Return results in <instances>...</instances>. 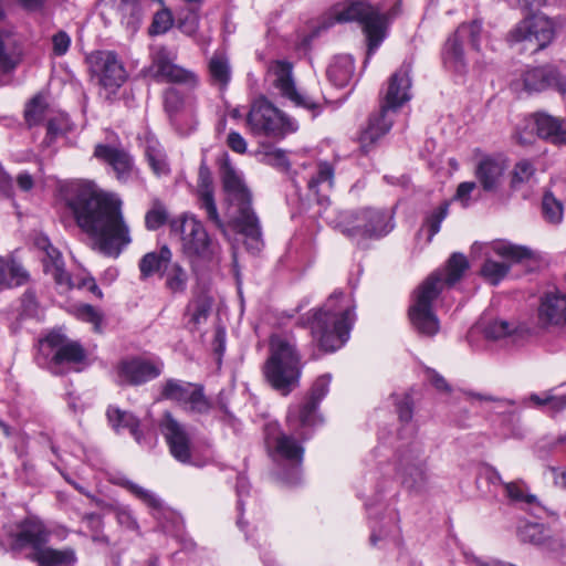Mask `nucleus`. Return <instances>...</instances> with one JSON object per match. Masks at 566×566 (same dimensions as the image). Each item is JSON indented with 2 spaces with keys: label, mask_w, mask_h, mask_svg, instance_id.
I'll return each instance as SVG.
<instances>
[{
  "label": "nucleus",
  "mask_w": 566,
  "mask_h": 566,
  "mask_svg": "<svg viewBox=\"0 0 566 566\" xmlns=\"http://www.w3.org/2000/svg\"><path fill=\"white\" fill-rule=\"evenodd\" d=\"M143 147L145 157L153 172L158 177L169 175L170 167L167 155L159 140L153 134H145Z\"/></svg>",
  "instance_id": "c9c22d12"
},
{
  "label": "nucleus",
  "mask_w": 566,
  "mask_h": 566,
  "mask_svg": "<svg viewBox=\"0 0 566 566\" xmlns=\"http://www.w3.org/2000/svg\"><path fill=\"white\" fill-rule=\"evenodd\" d=\"M94 157L112 167L119 181L126 182L132 177L134 159L120 144H97Z\"/></svg>",
  "instance_id": "b1692460"
},
{
  "label": "nucleus",
  "mask_w": 566,
  "mask_h": 566,
  "mask_svg": "<svg viewBox=\"0 0 566 566\" xmlns=\"http://www.w3.org/2000/svg\"><path fill=\"white\" fill-rule=\"evenodd\" d=\"M220 176L227 201L237 208V216L233 219L235 229L245 237L249 250L260 251L263 247L262 229L252 208L251 192L241 172L232 166L227 154L220 166Z\"/></svg>",
  "instance_id": "20e7f679"
},
{
  "label": "nucleus",
  "mask_w": 566,
  "mask_h": 566,
  "mask_svg": "<svg viewBox=\"0 0 566 566\" xmlns=\"http://www.w3.org/2000/svg\"><path fill=\"white\" fill-rule=\"evenodd\" d=\"M70 130L69 117L64 114H59L53 117L46 118V137L49 143H52L59 136L66 134Z\"/></svg>",
  "instance_id": "4d7b16f0"
},
{
  "label": "nucleus",
  "mask_w": 566,
  "mask_h": 566,
  "mask_svg": "<svg viewBox=\"0 0 566 566\" xmlns=\"http://www.w3.org/2000/svg\"><path fill=\"white\" fill-rule=\"evenodd\" d=\"M165 364L159 357L132 356L118 361L115 381L122 387H138L157 379Z\"/></svg>",
  "instance_id": "dca6fc26"
},
{
  "label": "nucleus",
  "mask_w": 566,
  "mask_h": 566,
  "mask_svg": "<svg viewBox=\"0 0 566 566\" xmlns=\"http://www.w3.org/2000/svg\"><path fill=\"white\" fill-rule=\"evenodd\" d=\"M174 23L175 19L171 11L167 8H163L154 14L148 33L153 36L165 34L172 28Z\"/></svg>",
  "instance_id": "5fc2aeb1"
},
{
  "label": "nucleus",
  "mask_w": 566,
  "mask_h": 566,
  "mask_svg": "<svg viewBox=\"0 0 566 566\" xmlns=\"http://www.w3.org/2000/svg\"><path fill=\"white\" fill-rule=\"evenodd\" d=\"M160 279H164L165 289L172 295H180L187 291L189 275L178 262L171 261Z\"/></svg>",
  "instance_id": "79ce46f5"
},
{
  "label": "nucleus",
  "mask_w": 566,
  "mask_h": 566,
  "mask_svg": "<svg viewBox=\"0 0 566 566\" xmlns=\"http://www.w3.org/2000/svg\"><path fill=\"white\" fill-rule=\"evenodd\" d=\"M177 52L166 45H157L151 49L150 64L146 74L156 82H165L185 85L195 88L199 85L198 75L188 69L176 63Z\"/></svg>",
  "instance_id": "9b49d317"
},
{
  "label": "nucleus",
  "mask_w": 566,
  "mask_h": 566,
  "mask_svg": "<svg viewBox=\"0 0 566 566\" xmlns=\"http://www.w3.org/2000/svg\"><path fill=\"white\" fill-rule=\"evenodd\" d=\"M538 325L545 329L566 328V293L547 291L539 297L537 307Z\"/></svg>",
  "instance_id": "412c9836"
},
{
  "label": "nucleus",
  "mask_w": 566,
  "mask_h": 566,
  "mask_svg": "<svg viewBox=\"0 0 566 566\" xmlns=\"http://www.w3.org/2000/svg\"><path fill=\"white\" fill-rule=\"evenodd\" d=\"M86 60L92 76L106 91L107 97L125 83L127 72L115 52L95 51Z\"/></svg>",
  "instance_id": "a211bd4d"
},
{
  "label": "nucleus",
  "mask_w": 566,
  "mask_h": 566,
  "mask_svg": "<svg viewBox=\"0 0 566 566\" xmlns=\"http://www.w3.org/2000/svg\"><path fill=\"white\" fill-rule=\"evenodd\" d=\"M291 433L283 431L277 421H269L263 427L264 444L270 458L277 463H284L297 472L304 457L302 441L310 438L311 428H302L298 431L306 432L305 438L301 437L289 427Z\"/></svg>",
  "instance_id": "1a4fd4ad"
},
{
  "label": "nucleus",
  "mask_w": 566,
  "mask_h": 566,
  "mask_svg": "<svg viewBox=\"0 0 566 566\" xmlns=\"http://www.w3.org/2000/svg\"><path fill=\"white\" fill-rule=\"evenodd\" d=\"M538 137L555 144L566 145V123L545 112H537L533 115Z\"/></svg>",
  "instance_id": "7c9ffc66"
},
{
  "label": "nucleus",
  "mask_w": 566,
  "mask_h": 566,
  "mask_svg": "<svg viewBox=\"0 0 566 566\" xmlns=\"http://www.w3.org/2000/svg\"><path fill=\"white\" fill-rule=\"evenodd\" d=\"M469 269V261L462 253L454 252L447 261L444 270L431 273L415 291L413 303L408 314L415 331L427 337L434 336L440 329V322L432 304L444 285L452 286L459 282Z\"/></svg>",
  "instance_id": "f03ea898"
},
{
  "label": "nucleus",
  "mask_w": 566,
  "mask_h": 566,
  "mask_svg": "<svg viewBox=\"0 0 566 566\" xmlns=\"http://www.w3.org/2000/svg\"><path fill=\"white\" fill-rule=\"evenodd\" d=\"M172 261V252L164 244L156 251L144 254L138 262L139 280L147 281L155 275L161 277Z\"/></svg>",
  "instance_id": "c756f323"
},
{
  "label": "nucleus",
  "mask_w": 566,
  "mask_h": 566,
  "mask_svg": "<svg viewBox=\"0 0 566 566\" xmlns=\"http://www.w3.org/2000/svg\"><path fill=\"white\" fill-rule=\"evenodd\" d=\"M523 333V328L513 326L504 319H493L484 327L485 337L493 340L511 337L513 342H516Z\"/></svg>",
  "instance_id": "37998d69"
},
{
  "label": "nucleus",
  "mask_w": 566,
  "mask_h": 566,
  "mask_svg": "<svg viewBox=\"0 0 566 566\" xmlns=\"http://www.w3.org/2000/svg\"><path fill=\"white\" fill-rule=\"evenodd\" d=\"M168 217L166 206L159 199H154L145 214V227L149 231L158 230L167 222Z\"/></svg>",
  "instance_id": "8fccbe9b"
},
{
  "label": "nucleus",
  "mask_w": 566,
  "mask_h": 566,
  "mask_svg": "<svg viewBox=\"0 0 566 566\" xmlns=\"http://www.w3.org/2000/svg\"><path fill=\"white\" fill-rule=\"evenodd\" d=\"M9 279L10 287L23 285L29 280L27 270L13 258H10Z\"/></svg>",
  "instance_id": "680f3d73"
},
{
  "label": "nucleus",
  "mask_w": 566,
  "mask_h": 566,
  "mask_svg": "<svg viewBox=\"0 0 566 566\" xmlns=\"http://www.w3.org/2000/svg\"><path fill=\"white\" fill-rule=\"evenodd\" d=\"M210 81L220 90H226L231 81V65L228 56L222 52H216L208 63Z\"/></svg>",
  "instance_id": "a19ab883"
},
{
  "label": "nucleus",
  "mask_w": 566,
  "mask_h": 566,
  "mask_svg": "<svg viewBox=\"0 0 566 566\" xmlns=\"http://www.w3.org/2000/svg\"><path fill=\"white\" fill-rule=\"evenodd\" d=\"M395 228L394 212L389 209L366 207L339 213L335 229L358 245L366 240H380Z\"/></svg>",
  "instance_id": "423d86ee"
},
{
  "label": "nucleus",
  "mask_w": 566,
  "mask_h": 566,
  "mask_svg": "<svg viewBox=\"0 0 566 566\" xmlns=\"http://www.w3.org/2000/svg\"><path fill=\"white\" fill-rule=\"evenodd\" d=\"M159 399L174 401L197 415H207L212 408V402L205 395L203 385L176 378H168L160 384Z\"/></svg>",
  "instance_id": "ddd939ff"
},
{
  "label": "nucleus",
  "mask_w": 566,
  "mask_h": 566,
  "mask_svg": "<svg viewBox=\"0 0 566 566\" xmlns=\"http://www.w3.org/2000/svg\"><path fill=\"white\" fill-rule=\"evenodd\" d=\"M67 205L77 226L104 254L117 258L130 244V229L116 196L92 182H81L71 189Z\"/></svg>",
  "instance_id": "f257e3e1"
},
{
  "label": "nucleus",
  "mask_w": 566,
  "mask_h": 566,
  "mask_svg": "<svg viewBox=\"0 0 566 566\" xmlns=\"http://www.w3.org/2000/svg\"><path fill=\"white\" fill-rule=\"evenodd\" d=\"M506 160L501 156H485L475 167V177L484 191L493 192L502 184Z\"/></svg>",
  "instance_id": "cd10ccee"
},
{
  "label": "nucleus",
  "mask_w": 566,
  "mask_h": 566,
  "mask_svg": "<svg viewBox=\"0 0 566 566\" xmlns=\"http://www.w3.org/2000/svg\"><path fill=\"white\" fill-rule=\"evenodd\" d=\"M524 90L528 93H539L546 90H555L560 94L566 93V78L553 65L527 69L523 73Z\"/></svg>",
  "instance_id": "5701e85b"
},
{
  "label": "nucleus",
  "mask_w": 566,
  "mask_h": 566,
  "mask_svg": "<svg viewBox=\"0 0 566 566\" xmlns=\"http://www.w3.org/2000/svg\"><path fill=\"white\" fill-rule=\"evenodd\" d=\"M331 19L332 21L323 23L324 29L332 27L335 22H359L367 38L368 56L375 53L386 36V14L378 7H373L364 1L334 6L331 11Z\"/></svg>",
  "instance_id": "0eeeda50"
},
{
  "label": "nucleus",
  "mask_w": 566,
  "mask_h": 566,
  "mask_svg": "<svg viewBox=\"0 0 566 566\" xmlns=\"http://www.w3.org/2000/svg\"><path fill=\"white\" fill-rule=\"evenodd\" d=\"M261 161L265 165L272 166L281 171H289L291 164L286 157V153L279 148H268L260 153Z\"/></svg>",
  "instance_id": "13d9d810"
},
{
  "label": "nucleus",
  "mask_w": 566,
  "mask_h": 566,
  "mask_svg": "<svg viewBox=\"0 0 566 566\" xmlns=\"http://www.w3.org/2000/svg\"><path fill=\"white\" fill-rule=\"evenodd\" d=\"M331 384V375H323L318 377L305 400L295 406H291L286 415V423L301 437L306 436V432L298 431L302 428H314L322 423V418L317 412L319 402L325 398L328 392Z\"/></svg>",
  "instance_id": "f8f14e48"
},
{
  "label": "nucleus",
  "mask_w": 566,
  "mask_h": 566,
  "mask_svg": "<svg viewBox=\"0 0 566 566\" xmlns=\"http://www.w3.org/2000/svg\"><path fill=\"white\" fill-rule=\"evenodd\" d=\"M509 271L510 265L493 260H486L481 268L482 276L493 285L499 284L506 276Z\"/></svg>",
  "instance_id": "6e6d98bb"
},
{
  "label": "nucleus",
  "mask_w": 566,
  "mask_h": 566,
  "mask_svg": "<svg viewBox=\"0 0 566 566\" xmlns=\"http://www.w3.org/2000/svg\"><path fill=\"white\" fill-rule=\"evenodd\" d=\"M122 485L126 488L130 493H133L136 497L142 500L145 504L153 509H159L161 506L160 500L150 491L139 486L138 484L125 480L122 482Z\"/></svg>",
  "instance_id": "052dcab7"
},
{
  "label": "nucleus",
  "mask_w": 566,
  "mask_h": 566,
  "mask_svg": "<svg viewBox=\"0 0 566 566\" xmlns=\"http://www.w3.org/2000/svg\"><path fill=\"white\" fill-rule=\"evenodd\" d=\"M441 55L447 69L457 73H463L467 70L463 40L455 32L447 39Z\"/></svg>",
  "instance_id": "4c0bfd02"
},
{
  "label": "nucleus",
  "mask_w": 566,
  "mask_h": 566,
  "mask_svg": "<svg viewBox=\"0 0 566 566\" xmlns=\"http://www.w3.org/2000/svg\"><path fill=\"white\" fill-rule=\"evenodd\" d=\"M458 36H460L463 41L468 40L470 46L480 52L481 50V39L483 32V22L480 19H474L469 23H461L457 30L454 31Z\"/></svg>",
  "instance_id": "c03bdc74"
},
{
  "label": "nucleus",
  "mask_w": 566,
  "mask_h": 566,
  "mask_svg": "<svg viewBox=\"0 0 566 566\" xmlns=\"http://www.w3.org/2000/svg\"><path fill=\"white\" fill-rule=\"evenodd\" d=\"M226 144L232 151H234L237 154L243 155L247 153V149H248L247 140L240 133H238L235 130L229 132V134L227 136Z\"/></svg>",
  "instance_id": "338daca9"
},
{
  "label": "nucleus",
  "mask_w": 566,
  "mask_h": 566,
  "mask_svg": "<svg viewBox=\"0 0 566 566\" xmlns=\"http://www.w3.org/2000/svg\"><path fill=\"white\" fill-rule=\"evenodd\" d=\"M114 515L118 525L127 531L134 532L138 535L140 534V527L137 518L128 505L122 504L119 507H114Z\"/></svg>",
  "instance_id": "bf43d9fd"
},
{
  "label": "nucleus",
  "mask_w": 566,
  "mask_h": 566,
  "mask_svg": "<svg viewBox=\"0 0 566 566\" xmlns=\"http://www.w3.org/2000/svg\"><path fill=\"white\" fill-rule=\"evenodd\" d=\"M77 316L78 318L93 323L95 326H98L101 323V315L96 311V308L90 304L81 305L77 308Z\"/></svg>",
  "instance_id": "774afa93"
},
{
  "label": "nucleus",
  "mask_w": 566,
  "mask_h": 566,
  "mask_svg": "<svg viewBox=\"0 0 566 566\" xmlns=\"http://www.w3.org/2000/svg\"><path fill=\"white\" fill-rule=\"evenodd\" d=\"M159 428L171 455L181 463H191V440L185 426L179 423L170 412H166Z\"/></svg>",
  "instance_id": "4be33fe9"
},
{
  "label": "nucleus",
  "mask_w": 566,
  "mask_h": 566,
  "mask_svg": "<svg viewBox=\"0 0 566 566\" xmlns=\"http://www.w3.org/2000/svg\"><path fill=\"white\" fill-rule=\"evenodd\" d=\"M449 214V202L443 201L438 207L427 213L423 227L428 228V242H431L433 237L440 231L442 221Z\"/></svg>",
  "instance_id": "de8ad7c7"
},
{
  "label": "nucleus",
  "mask_w": 566,
  "mask_h": 566,
  "mask_svg": "<svg viewBox=\"0 0 566 566\" xmlns=\"http://www.w3.org/2000/svg\"><path fill=\"white\" fill-rule=\"evenodd\" d=\"M535 171L530 160L523 159L516 163L512 171L511 188L518 190L523 185L530 184L535 177Z\"/></svg>",
  "instance_id": "3c124183"
},
{
  "label": "nucleus",
  "mask_w": 566,
  "mask_h": 566,
  "mask_svg": "<svg viewBox=\"0 0 566 566\" xmlns=\"http://www.w3.org/2000/svg\"><path fill=\"white\" fill-rule=\"evenodd\" d=\"M493 251L507 260L513 262H522L533 258V251L524 245H516L510 242H496L493 245Z\"/></svg>",
  "instance_id": "a18cd8bd"
},
{
  "label": "nucleus",
  "mask_w": 566,
  "mask_h": 566,
  "mask_svg": "<svg viewBox=\"0 0 566 566\" xmlns=\"http://www.w3.org/2000/svg\"><path fill=\"white\" fill-rule=\"evenodd\" d=\"M504 496L512 505L522 509L542 510L536 495L530 492L528 485L521 479L503 483Z\"/></svg>",
  "instance_id": "e433bc0d"
},
{
  "label": "nucleus",
  "mask_w": 566,
  "mask_h": 566,
  "mask_svg": "<svg viewBox=\"0 0 566 566\" xmlns=\"http://www.w3.org/2000/svg\"><path fill=\"white\" fill-rule=\"evenodd\" d=\"M49 538L50 532L43 522L34 516H29L17 523L9 533L10 551L21 553L30 549V553H34L46 545Z\"/></svg>",
  "instance_id": "aec40b11"
},
{
  "label": "nucleus",
  "mask_w": 566,
  "mask_h": 566,
  "mask_svg": "<svg viewBox=\"0 0 566 566\" xmlns=\"http://www.w3.org/2000/svg\"><path fill=\"white\" fill-rule=\"evenodd\" d=\"M188 311L191 316V322L200 324L202 321L207 319L210 312V305L205 301L197 300L189 304Z\"/></svg>",
  "instance_id": "e2e57ef3"
},
{
  "label": "nucleus",
  "mask_w": 566,
  "mask_h": 566,
  "mask_svg": "<svg viewBox=\"0 0 566 566\" xmlns=\"http://www.w3.org/2000/svg\"><path fill=\"white\" fill-rule=\"evenodd\" d=\"M20 63V52L7 31H0V86L11 82L12 73Z\"/></svg>",
  "instance_id": "2f4dec72"
},
{
  "label": "nucleus",
  "mask_w": 566,
  "mask_h": 566,
  "mask_svg": "<svg viewBox=\"0 0 566 566\" xmlns=\"http://www.w3.org/2000/svg\"><path fill=\"white\" fill-rule=\"evenodd\" d=\"M197 193L199 206L206 211L207 219L212 222L216 228L224 230V224L219 216L213 197L212 174L205 159H202L199 166Z\"/></svg>",
  "instance_id": "a878e982"
},
{
  "label": "nucleus",
  "mask_w": 566,
  "mask_h": 566,
  "mask_svg": "<svg viewBox=\"0 0 566 566\" xmlns=\"http://www.w3.org/2000/svg\"><path fill=\"white\" fill-rule=\"evenodd\" d=\"M198 11L196 7H187L178 13L176 25L187 36H193L199 29Z\"/></svg>",
  "instance_id": "49530a36"
},
{
  "label": "nucleus",
  "mask_w": 566,
  "mask_h": 566,
  "mask_svg": "<svg viewBox=\"0 0 566 566\" xmlns=\"http://www.w3.org/2000/svg\"><path fill=\"white\" fill-rule=\"evenodd\" d=\"M114 9L119 18L120 24L134 34L137 32L143 20V9L139 0H114Z\"/></svg>",
  "instance_id": "58836bf2"
},
{
  "label": "nucleus",
  "mask_w": 566,
  "mask_h": 566,
  "mask_svg": "<svg viewBox=\"0 0 566 566\" xmlns=\"http://www.w3.org/2000/svg\"><path fill=\"white\" fill-rule=\"evenodd\" d=\"M27 557L39 566H73L77 560L73 548L54 549L45 545L38 552L29 553Z\"/></svg>",
  "instance_id": "f704fd0d"
},
{
  "label": "nucleus",
  "mask_w": 566,
  "mask_h": 566,
  "mask_svg": "<svg viewBox=\"0 0 566 566\" xmlns=\"http://www.w3.org/2000/svg\"><path fill=\"white\" fill-rule=\"evenodd\" d=\"M42 263L44 272L52 276L59 287L64 291L73 289L75 284L73 283L71 275L65 271L63 256L55 247L49 248L44 252Z\"/></svg>",
  "instance_id": "72a5a7b5"
},
{
  "label": "nucleus",
  "mask_w": 566,
  "mask_h": 566,
  "mask_svg": "<svg viewBox=\"0 0 566 566\" xmlns=\"http://www.w3.org/2000/svg\"><path fill=\"white\" fill-rule=\"evenodd\" d=\"M71 45V36L65 31H59L52 36L53 53L57 56L64 55Z\"/></svg>",
  "instance_id": "69168bd1"
},
{
  "label": "nucleus",
  "mask_w": 566,
  "mask_h": 566,
  "mask_svg": "<svg viewBox=\"0 0 566 566\" xmlns=\"http://www.w3.org/2000/svg\"><path fill=\"white\" fill-rule=\"evenodd\" d=\"M48 105L43 96H34L27 105L24 118L29 126L39 125L48 118Z\"/></svg>",
  "instance_id": "09e8293b"
},
{
  "label": "nucleus",
  "mask_w": 566,
  "mask_h": 566,
  "mask_svg": "<svg viewBox=\"0 0 566 566\" xmlns=\"http://www.w3.org/2000/svg\"><path fill=\"white\" fill-rule=\"evenodd\" d=\"M39 304L33 291H25L21 297L22 315L27 317H34L38 315Z\"/></svg>",
  "instance_id": "0e129e2a"
},
{
  "label": "nucleus",
  "mask_w": 566,
  "mask_h": 566,
  "mask_svg": "<svg viewBox=\"0 0 566 566\" xmlns=\"http://www.w3.org/2000/svg\"><path fill=\"white\" fill-rule=\"evenodd\" d=\"M182 249L189 258L211 261L218 252V244L208 235L202 223L196 218H185L180 224Z\"/></svg>",
  "instance_id": "6ab92c4d"
},
{
  "label": "nucleus",
  "mask_w": 566,
  "mask_h": 566,
  "mask_svg": "<svg viewBox=\"0 0 566 566\" xmlns=\"http://www.w3.org/2000/svg\"><path fill=\"white\" fill-rule=\"evenodd\" d=\"M108 424L116 433L128 430L135 441L140 444H149L146 436L140 430L139 419L132 412L123 410L116 406H108L106 410Z\"/></svg>",
  "instance_id": "c85d7f7f"
},
{
  "label": "nucleus",
  "mask_w": 566,
  "mask_h": 566,
  "mask_svg": "<svg viewBox=\"0 0 566 566\" xmlns=\"http://www.w3.org/2000/svg\"><path fill=\"white\" fill-rule=\"evenodd\" d=\"M302 367L296 343L285 336H272L270 357L263 369L269 384L281 395L287 396L298 386Z\"/></svg>",
  "instance_id": "39448f33"
},
{
  "label": "nucleus",
  "mask_w": 566,
  "mask_h": 566,
  "mask_svg": "<svg viewBox=\"0 0 566 566\" xmlns=\"http://www.w3.org/2000/svg\"><path fill=\"white\" fill-rule=\"evenodd\" d=\"M553 21L544 14H531L520 21L507 34L510 43H524L533 53L545 49L554 39Z\"/></svg>",
  "instance_id": "2eb2a0df"
},
{
  "label": "nucleus",
  "mask_w": 566,
  "mask_h": 566,
  "mask_svg": "<svg viewBox=\"0 0 566 566\" xmlns=\"http://www.w3.org/2000/svg\"><path fill=\"white\" fill-rule=\"evenodd\" d=\"M247 123L254 135L273 138H283L286 134L298 129L295 119L286 116L265 97H260L252 103Z\"/></svg>",
  "instance_id": "9d476101"
},
{
  "label": "nucleus",
  "mask_w": 566,
  "mask_h": 566,
  "mask_svg": "<svg viewBox=\"0 0 566 566\" xmlns=\"http://www.w3.org/2000/svg\"><path fill=\"white\" fill-rule=\"evenodd\" d=\"M354 321L353 300L343 291H335L322 307L306 314L305 325L321 350L334 353L348 340Z\"/></svg>",
  "instance_id": "7ed1b4c3"
},
{
  "label": "nucleus",
  "mask_w": 566,
  "mask_h": 566,
  "mask_svg": "<svg viewBox=\"0 0 566 566\" xmlns=\"http://www.w3.org/2000/svg\"><path fill=\"white\" fill-rule=\"evenodd\" d=\"M185 96L176 87H168L164 91V108L169 119L174 118L184 109Z\"/></svg>",
  "instance_id": "864d4df0"
},
{
  "label": "nucleus",
  "mask_w": 566,
  "mask_h": 566,
  "mask_svg": "<svg viewBox=\"0 0 566 566\" xmlns=\"http://www.w3.org/2000/svg\"><path fill=\"white\" fill-rule=\"evenodd\" d=\"M41 347H48L53 352L48 361V368L54 375H63L69 369L65 366L85 364L87 353L76 340L67 339L63 334L51 332L40 340Z\"/></svg>",
  "instance_id": "f3484780"
},
{
  "label": "nucleus",
  "mask_w": 566,
  "mask_h": 566,
  "mask_svg": "<svg viewBox=\"0 0 566 566\" xmlns=\"http://www.w3.org/2000/svg\"><path fill=\"white\" fill-rule=\"evenodd\" d=\"M354 71V59L348 54H339L331 62L327 76L335 86L344 87L350 82Z\"/></svg>",
  "instance_id": "ea45409f"
},
{
  "label": "nucleus",
  "mask_w": 566,
  "mask_h": 566,
  "mask_svg": "<svg viewBox=\"0 0 566 566\" xmlns=\"http://www.w3.org/2000/svg\"><path fill=\"white\" fill-rule=\"evenodd\" d=\"M411 64L402 63V65L390 76L388 88L385 94L384 103L380 107L390 112H396L405 103L411 98Z\"/></svg>",
  "instance_id": "393cba45"
},
{
  "label": "nucleus",
  "mask_w": 566,
  "mask_h": 566,
  "mask_svg": "<svg viewBox=\"0 0 566 566\" xmlns=\"http://www.w3.org/2000/svg\"><path fill=\"white\" fill-rule=\"evenodd\" d=\"M389 113L390 111L380 107L378 112L368 117L367 125L359 135V145L365 154H368L378 140L391 129L394 119Z\"/></svg>",
  "instance_id": "bb28decb"
},
{
  "label": "nucleus",
  "mask_w": 566,
  "mask_h": 566,
  "mask_svg": "<svg viewBox=\"0 0 566 566\" xmlns=\"http://www.w3.org/2000/svg\"><path fill=\"white\" fill-rule=\"evenodd\" d=\"M394 469L401 486L411 494H423L430 483L428 457L422 444L412 441L397 449Z\"/></svg>",
  "instance_id": "6e6552de"
},
{
  "label": "nucleus",
  "mask_w": 566,
  "mask_h": 566,
  "mask_svg": "<svg viewBox=\"0 0 566 566\" xmlns=\"http://www.w3.org/2000/svg\"><path fill=\"white\" fill-rule=\"evenodd\" d=\"M266 80L279 91L280 95L291 101L295 106L303 107L316 116L321 112V105L313 97L303 95L296 90L293 64L286 60H274L269 63Z\"/></svg>",
  "instance_id": "4468645a"
},
{
  "label": "nucleus",
  "mask_w": 566,
  "mask_h": 566,
  "mask_svg": "<svg viewBox=\"0 0 566 566\" xmlns=\"http://www.w3.org/2000/svg\"><path fill=\"white\" fill-rule=\"evenodd\" d=\"M542 213L544 219L553 224L559 223L563 219V205L549 191L543 196Z\"/></svg>",
  "instance_id": "603ef678"
},
{
  "label": "nucleus",
  "mask_w": 566,
  "mask_h": 566,
  "mask_svg": "<svg viewBox=\"0 0 566 566\" xmlns=\"http://www.w3.org/2000/svg\"><path fill=\"white\" fill-rule=\"evenodd\" d=\"M334 187V167L322 161L317 165V171L307 184L310 193L319 205H326L329 201V193Z\"/></svg>",
  "instance_id": "473e14b6"
}]
</instances>
